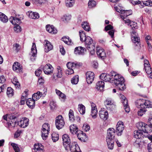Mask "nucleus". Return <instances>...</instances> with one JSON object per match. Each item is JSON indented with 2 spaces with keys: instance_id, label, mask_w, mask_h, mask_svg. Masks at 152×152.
I'll return each mask as SVG.
<instances>
[{
  "instance_id": "obj_57",
  "label": "nucleus",
  "mask_w": 152,
  "mask_h": 152,
  "mask_svg": "<svg viewBox=\"0 0 152 152\" xmlns=\"http://www.w3.org/2000/svg\"><path fill=\"white\" fill-rule=\"evenodd\" d=\"M60 49V52L62 55H64L65 53V51L64 48L62 45H60L59 46Z\"/></svg>"
},
{
  "instance_id": "obj_38",
  "label": "nucleus",
  "mask_w": 152,
  "mask_h": 152,
  "mask_svg": "<svg viewBox=\"0 0 152 152\" xmlns=\"http://www.w3.org/2000/svg\"><path fill=\"white\" fill-rule=\"evenodd\" d=\"M47 0H34L33 1V4L37 6H41L46 2Z\"/></svg>"
},
{
  "instance_id": "obj_53",
  "label": "nucleus",
  "mask_w": 152,
  "mask_h": 152,
  "mask_svg": "<svg viewBox=\"0 0 152 152\" xmlns=\"http://www.w3.org/2000/svg\"><path fill=\"white\" fill-rule=\"evenodd\" d=\"M14 30L16 32H20L21 31V28L20 26L17 25L14 28Z\"/></svg>"
},
{
  "instance_id": "obj_30",
  "label": "nucleus",
  "mask_w": 152,
  "mask_h": 152,
  "mask_svg": "<svg viewBox=\"0 0 152 152\" xmlns=\"http://www.w3.org/2000/svg\"><path fill=\"white\" fill-rule=\"evenodd\" d=\"M9 20L10 22L12 24L15 25V24H18L20 23V20L18 18L14 17H11L9 19Z\"/></svg>"
},
{
  "instance_id": "obj_33",
  "label": "nucleus",
  "mask_w": 152,
  "mask_h": 152,
  "mask_svg": "<svg viewBox=\"0 0 152 152\" xmlns=\"http://www.w3.org/2000/svg\"><path fill=\"white\" fill-rule=\"evenodd\" d=\"M132 11L131 10H124V12H123V15H121V18L124 20V19L128 16L132 15Z\"/></svg>"
},
{
  "instance_id": "obj_13",
  "label": "nucleus",
  "mask_w": 152,
  "mask_h": 152,
  "mask_svg": "<svg viewBox=\"0 0 152 152\" xmlns=\"http://www.w3.org/2000/svg\"><path fill=\"white\" fill-rule=\"evenodd\" d=\"M100 78L105 82H111V81L113 80V78L112 77L111 75L110 74L106 73H103L99 76Z\"/></svg>"
},
{
  "instance_id": "obj_23",
  "label": "nucleus",
  "mask_w": 152,
  "mask_h": 152,
  "mask_svg": "<svg viewBox=\"0 0 152 152\" xmlns=\"http://www.w3.org/2000/svg\"><path fill=\"white\" fill-rule=\"evenodd\" d=\"M84 42H85V46L87 49H89V48H91V47L92 45H91L93 42V40L89 36H87V38L84 40Z\"/></svg>"
},
{
  "instance_id": "obj_19",
  "label": "nucleus",
  "mask_w": 152,
  "mask_h": 152,
  "mask_svg": "<svg viewBox=\"0 0 152 152\" xmlns=\"http://www.w3.org/2000/svg\"><path fill=\"white\" fill-rule=\"evenodd\" d=\"M138 130H135L134 132V137L137 139H140L144 137V135L142 129H138Z\"/></svg>"
},
{
  "instance_id": "obj_21",
  "label": "nucleus",
  "mask_w": 152,
  "mask_h": 152,
  "mask_svg": "<svg viewBox=\"0 0 152 152\" xmlns=\"http://www.w3.org/2000/svg\"><path fill=\"white\" fill-rule=\"evenodd\" d=\"M34 149L35 152H44V146L41 143L35 144L34 145Z\"/></svg>"
},
{
  "instance_id": "obj_25",
  "label": "nucleus",
  "mask_w": 152,
  "mask_h": 152,
  "mask_svg": "<svg viewBox=\"0 0 152 152\" xmlns=\"http://www.w3.org/2000/svg\"><path fill=\"white\" fill-rule=\"evenodd\" d=\"M85 51H86V50L83 47H78L75 48L74 53L76 55H82L84 54Z\"/></svg>"
},
{
  "instance_id": "obj_50",
  "label": "nucleus",
  "mask_w": 152,
  "mask_h": 152,
  "mask_svg": "<svg viewBox=\"0 0 152 152\" xmlns=\"http://www.w3.org/2000/svg\"><path fill=\"white\" fill-rule=\"evenodd\" d=\"M104 103L107 108V106H111L112 105V101L111 99L109 98L107 99L104 102Z\"/></svg>"
},
{
  "instance_id": "obj_10",
  "label": "nucleus",
  "mask_w": 152,
  "mask_h": 152,
  "mask_svg": "<svg viewBox=\"0 0 152 152\" xmlns=\"http://www.w3.org/2000/svg\"><path fill=\"white\" fill-rule=\"evenodd\" d=\"M10 120L7 123L8 126L9 127H14L18 125V122L16 119V117L13 115H11Z\"/></svg>"
},
{
  "instance_id": "obj_51",
  "label": "nucleus",
  "mask_w": 152,
  "mask_h": 152,
  "mask_svg": "<svg viewBox=\"0 0 152 152\" xmlns=\"http://www.w3.org/2000/svg\"><path fill=\"white\" fill-rule=\"evenodd\" d=\"M42 129L45 130L50 131L49 124L47 123L44 124L42 126Z\"/></svg>"
},
{
  "instance_id": "obj_48",
  "label": "nucleus",
  "mask_w": 152,
  "mask_h": 152,
  "mask_svg": "<svg viewBox=\"0 0 152 152\" xmlns=\"http://www.w3.org/2000/svg\"><path fill=\"white\" fill-rule=\"evenodd\" d=\"M96 2L93 0H89L88 3V5L90 8H91L92 7H95L96 5Z\"/></svg>"
},
{
  "instance_id": "obj_28",
  "label": "nucleus",
  "mask_w": 152,
  "mask_h": 152,
  "mask_svg": "<svg viewBox=\"0 0 152 152\" xmlns=\"http://www.w3.org/2000/svg\"><path fill=\"white\" fill-rule=\"evenodd\" d=\"M55 91L56 94L59 96V98L61 101L62 102H65L66 99V95L57 89H55Z\"/></svg>"
},
{
  "instance_id": "obj_39",
  "label": "nucleus",
  "mask_w": 152,
  "mask_h": 152,
  "mask_svg": "<svg viewBox=\"0 0 152 152\" xmlns=\"http://www.w3.org/2000/svg\"><path fill=\"white\" fill-rule=\"evenodd\" d=\"M78 110L81 114H84L85 113V107L82 104H79Z\"/></svg>"
},
{
  "instance_id": "obj_6",
  "label": "nucleus",
  "mask_w": 152,
  "mask_h": 152,
  "mask_svg": "<svg viewBox=\"0 0 152 152\" xmlns=\"http://www.w3.org/2000/svg\"><path fill=\"white\" fill-rule=\"evenodd\" d=\"M137 126L138 129H142V132L144 133H150L152 131L151 129L152 127L142 122L137 123Z\"/></svg>"
},
{
  "instance_id": "obj_34",
  "label": "nucleus",
  "mask_w": 152,
  "mask_h": 152,
  "mask_svg": "<svg viewBox=\"0 0 152 152\" xmlns=\"http://www.w3.org/2000/svg\"><path fill=\"white\" fill-rule=\"evenodd\" d=\"M49 130L42 129V137L43 140H46L48 136Z\"/></svg>"
},
{
  "instance_id": "obj_37",
  "label": "nucleus",
  "mask_w": 152,
  "mask_h": 152,
  "mask_svg": "<svg viewBox=\"0 0 152 152\" xmlns=\"http://www.w3.org/2000/svg\"><path fill=\"white\" fill-rule=\"evenodd\" d=\"M42 95V92L38 91L36 93H34L33 95L32 99H34L35 101L37 100L40 98Z\"/></svg>"
},
{
  "instance_id": "obj_26",
  "label": "nucleus",
  "mask_w": 152,
  "mask_h": 152,
  "mask_svg": "<svg viewBox=\"0 0 152 152\" xmlns=\"http://www.w3.org/2000/svg\"><path fill=\"white\" fill-rule=\"evenodd\" d=\"M47 31L52 34H56L57 33V30L54 28L53 25H47L46 26Z\"/></svg>"
},
{
  "instance_id": "obj_35",
  "label": "nucleus",
  "mask_w": 152,
  "mask_h": 152,
  "mask_svg": "<svg viewBox=\"0 0 152 152\" xmlns=\"http://www.w3.org/2000/svg\"><path fill=\"white\" fill-rule=\"evenodd\" d=\"M80 36V40L82 42H84V40L86 39L87 36L86 35L85 32L83 31L80 30L79 31Z\"/></svg>"
},
{
  "instance_id": "obj_27",
  "label": "nucleus",
  "mask_w": 152,
  "mask_h": 152,
  "mask_svg": "<svg viewBox=\"0 0 152 152\" xmlns=\"http://www.w3.org/2000/svg\"><path fill=\"white\" fill-rule=\"evenodd\" d=\"M91 115L92 117L94 118H95L96 117V115L97 113V110L95 104L93 103L91 104Z\"/></svg>"
},
{
  "instance_id": "obj_58",
  "label": "nucleus",
  "mask_w": 152,
  "mask_h": 152,
  "mask_svg": "<svg viewBox=\"0 0 152 152\" xmlns=\"http://www.w3.org/2000/svg\"><path fill=\"white\" fill-rule=\"evenodd\" d=\"M33 16H34L32 17V19H38L39 17V14L38 13L36 12H34Z\"/></svg>"
},
{
  "instance_id": "obj_3",
  "label": "nucleus",
  "mask_w": 152,
  "mask_h": 152,
  "mask_svg": "<svg viewBox=\"0 0 152 152\" xmlns=\"http://www.w3.org/2000/svg\"><path fill=\"white\" fill-rule=\"evenodd\" d=\"M63 145L66 148H69L71 152H81L80 148L76 142L71 143L69 137L67 134L62 136Z\"/></svg>"
},
{
  "instance_id": "obj_24",
  "label": "nucleus",
  "mask_w": 152,
  "mask_h": 152,
  "mask_svg": "<svg viewBox=\"0 0 152 152\" xmlns=\"http://www.w3.org/2000/svg\"><path fill=\"white\" fill-rule=\"evenodd\" d=\"M99 114L100 118L104 120H107L108 117V114L107 111L100 110L99 112Z\"/></svg>"
},
{
  "instance_id": "obj_43",
  "label": "nucleus",
  "mask_w": 152,
  "mask_h": 152,
  "mask_svg": "<svg viewBox=\"0 0 152 152\" xmlns=\"http://www.w3.org/2000/svg\"><path fill=\"white\" fill-rule=\"evenodd\" d=\"M13 89L10 87H8L7 89V94L9 97L12 96L14 94Z\"/></svg>"
},
{
  "instance_id": "obj_8",
  "label": "nucleus",
  "mask_w": 152,
  "mask_h": 152,
  "mask_svg": "<svg viewBox=\"0 0 152 152\" xmlns=\"http://www.w3.org/2000/svg\"><path fill=\"white\" fill-rule=\"evenodd\" d=\"M144 69L148 75H149V77L152 78V71L148 61L147 59L144 60Z\"/></svg>"
},
{
  "instance_id": "obj_59",
  "label": "nucleus",
  "mask_w": 152,
  "mask_h": 152,
  "mask_svg": "<svg viewBox=\"0 0 152 152\" xmlns=\"http://www.w3.org/2000/svg\"><path fill=\"white\" fill-rule=\"evenodd\" d=\"M42 70L40 69H38L35 71V73L36 76H39L42 72Z\"/></svg>"
},
{
  "instance_id": "obj_4",
  "label": "nucleus",
  "mask_w": 152,
  "mask_h": 152,
  "mask_svg": "<svg viewBox=\"0 0 152 152\" xmlns=\"http://www.w3.org/2000/svg\"><path fill=\"white\" fill-rule=\"evenodd\" d=\"M115 133V130L113 128H110L107 130L106 142L108 148L111 150L113 149V148Z\"/></svg>"
},
{
  "instance_id": "obj_52",
  "label": "nucleus",
  "mask_w": 152,
  "mask_h": 152,
  "mask_svg": "<svg viewBox=\"0 0 152 152\" xmlns=\"http://www.w3.org/2000/svg\"><path fill=\"white\" fill-rule=\"evenodd\" d=\"M95 47L94 45H92L91 47V48H89V49H87L90 52V54L91 55H92L95 53Z\"/></svg>"
},
{
  "instance_id": "obj_44",
  "label": "nucleus",
  "mask_w": 152,
  "mask_h": 152,
  "mask_svg": "<svg viewBox=\"0 0 152 152\" xmlns=\"http://www.w3.org/2000/svg\"><path fill=\"white\" fill-rule=\"evenodd\" d=\"M10 143L11 145L13 148L14 150L15 151V152H20V149L18 145L14 143Z\"/></svg>"
},
{
  "instance_id": "obj_20",
  "label": "nucleus",
  "mask_w": 152,
  "mask_h": 152,
  "mask_svg": "<svg viewBox=\"0 0 152 152\" xmlns=\"http://www.w3.org/2000/svg\"><path fill=\"white\" fill-rule=\"evenodd\" d=\"M13 70L17 72H20L22 71V66L18 62H15L12 66Z\"/></svg>"
},
{
  "instance_id": "obj_45",
  "label": "nucleus",
  "mask_w": 152,
  "mask_h": 152,
  "mask_svg": "<svg viewBox=\"0 0 152 152\" xmlns=\"http://www.w3.org/2000/svg\"><path fill=\"white\" fill-rule=\"evenodd\" d=\"M69 119L70 121H73L75 120L74 112L71 109H70L69 111Z\"/></svg>"
},
{
  "instance_id": "obj_46",
  "label": "nucleus",
  "mask_w": 152,
  "mask_h": 152,
  "mask_svg": "<svg viewBox=\"0 0 152 152\" xmlns=\"http://www.w3.org/2000/svg\"><path fill=\"white\" fill-rule=\"evenodd\" d=\"M78 75L75 76L71 79V82L73 84H76L78 81Z\"/></svg>"
},
{
  "instance_id": "obj_7",
  "label": "nucleus",
  "mask_w": 152,
  "mask_h": 152,
  "mask_svg": "<svg viewBox=\"0 0 152 152\" xmlns=\"http://www.w3.org/2000/svg\"><path fill=\"white\" fill-rule=\"evenodd\" d=\"M55 124L57 129H60L64 126L65 122L64 119L61 115L57 116L56 118Z\"/></svg>"
},
{
  "instance_id": "obj_5",
  "label": "nucleus",
  "mask_w": 152,
  "mask_h": 152,
  "mask_svg": "<svg viewBox=\"0 0 152 152\" xmlns=\"http://www.w3.org/2000/svg\"><path fill=\"white\" fill-rule=\"evenodd\" d=\"M71 133L73 134H76L78 139L82 141L86 136V134L82 131L78 129V128L76 125H71L69 127Z\"/></svg>"
},
{
  "instance_id": "obj_2",
  "label": "nucleus",
  "mask_w": 152,
  "mask_h": 152,
  "mask_svg": "<svg viewBox=\"0 0 152 152\" xmlns=\"http://www.w3.org/2000/svg\"><path fill=\"white\" fill-rule=\"evenodd\" d=\"M136 105L138 108H140L137 112L138 115L142 116L147 111L145 109L152 107V102L148 100L140 99L136 101Z\"/></svg>"
},
{
  "instance_id": "obj_14",
  "label": "nucleus",
  "mask_w": 152,
  "mask_h": 152,
  "mask_svg": "<svg viewBox=\"0 0 152 152\" xmlns=\"http://www.w3.org/2000/svg\"><path fill=\"white\" fill-rule=\"evenodd\" d=\"M53 68L52 66L48 64L45 65L44 67L43 70L45 74L49 75L53 73Z\"/></svg>"
},
{
  "instance_id": "obj_32",
  "label": "nucleus",
  "mask_w": 152,
  "mask_h": 152,
  "mask_svg": "<svg viewBox=\"0 0 152 152\" xmlns=\"http://www.w3.org/2000/svg\"><path fill=\"white\" fill-rule=\"evenodd\" d=\"M0 20L3 23H6L8 20L7 17L3 13L0 12Z\"/></svg>"
},
{
  "instance_id": "obj_15",
  "label": "nucleus",
  "mask_w": 152,
  "mask_h": 152,
  "mask_svg": "<svg viewBox=\"0 0 152 152\" xmlns=\"http://www.w3.org/2000/svg\"><path fill=\"white\" fill-rule=\"evenodd\" d=\"M37 53V50L36 48V44L35 43H33V45L31 48V56L30 59L31 61H34L35 60Z\"/></svg>"
},
{
  "instance_id": "obj_11",
  "label": "nucleus",
  "mask_w": 152,
  "mask_h": 152,
  "mask_svg": "<svg viewBox=\"0 0 152 152\" xmlns=\"http://www.w3.org/2000/svg\"><path fill=\"white\" fill-rule=\"evenodd\" d=\"M124 129V123L123 122L119 121L117 125L116 132L118 136H121Z\"/></svg>"
},
{
  "instance_id": "obj_36",
  "label": "nucleus",
  "mask_w": 152,
  "mask_h": 152,
  "mask_svg": "<svg viewBox=\"0 0 152 152\" xmlns=\"http://www.w3.org/2000/svg\"><path fill=\"white\" fill-rule=\"evenodd\" d=\"M132 33L133 34V36L132 39L133 42L134 43H139L140 42V39L139 38V37H137L136 36V32L134 31H132Z\"/></svg>"
},
{
  "instance_id": "obj_49",
  "label": "nucleus",
  "mask_w": 152,
  "mask_h": 152,
  "mask_svg": "<svg viewBox=\"0 0 152 152\" xmlns=\"http://www.w3.org/2000/svg\"><path fill=\"white\" fill-rule=\"evenodd\" d=\"M12 82L15 86H17V87L19 88L20 86V83L18 82L17 78L15 77L13 79L12 81Z\"/></svg>"
},
{
  "instance_id": "obj_9",
  "label": "nucleus",
  "mask_w": 152,
  "mask_h": 152,
  "mask_svg": "<svg viewBox=\"0 0 152 152\" xmlns=\"http://www.w3.org/2000/svg\"><path fill=\"white\" fill-rule=\"evenodd\" d=\"M120 97L121 99V102L123 104L125 111L128 113L130 111V109L128 106V100L123 95L121 94Z\"/></svg>"
},
{
  "instance_id": "obj_60",
  "label": "nucleus",
  "mask_w": 152,
  "mask_h": 152,
  "mask_svg": "<svg viewBox=\"0 0 152 152\" xmlns=\"http://www.w3.org/2000/svg\"><path fill=\"white\" fill-rule=\"evenodd\" d=\"M34 12L32 11H29L27 13V15L28 17L30 18H32V17L34 16Z\"/></svg>"
},
{
  "instance_id": "obj_56",
  "label": "nucleus",
  "mask_w": 152,
  "mask_h": 152,
  "mask_svg": "<svg viewBox=\"0 0 152 152\" xmlns=\"http://www.w3.org/2000/svg\"><path fill=\"white\" fill-rule=\"evenodd\" d=\"M50 106L51 109L52 110L54 109L56 107V104L54 102L52 101L50 102Z\"/></svg>"
},
{
  "instance_id": "obj_54",
  "label": "nucleus",
  "mask_w": 152,
  "mask_h": 152,
  "mask_svg": "<svg viewBox=\"0 0 152 152\" xmlns=\"http://www.w3.org/2000/svg\"><path fill=\"white\" fill-rule=\"evenodd\" d=\"M130 25L132 29L133 28H137V23L134 21H132L131 22H130Z\"/></svg>"
},
{
  "instance_id": "obj_55",
  "label": "nucleus",
  "mask_w": 152,
  "mask_h": 152,
  "mask_svg": "<svg viewBox=\"0 0 152 152\" xmlns=\"http://www.w3.org/2000/svg\"><path fill=\"white\" fill-rule=\"evenodd\" d=\"M13 48L15 51L18 52L20 50V46L19 44L15 43L13 45Z\"/></svg>"
},
{
  "instance_id": "obj_41",
  "label": "nucleus",
  "mask_w": 152,
  "mask_h": 152,
  "mask_svg": "<svg viewBox=\"0 0 152 152\" xmlns=\"http://www.w3.org/2000/svg\"><path fill=\"white\" fill-rule=\"evenodd\" d=\"M75 0H65L66 6L67 7H72L75 3Z\"/></svg>"
},
{
  "instance_id": "obj_1",
  "label": "nucleus",
  "mask_w": 152,
  "mask_h": 152,
  "mask_svg": "<svg viewBox=\"0 0 152 152\" xmlns=\"http://www.w3.org/2000/svg\"><path fill=\"white\" fill-rule=\"evenodd\" d=\"M110 75L113 78V80L111 81V83H113L116 86H117L120 90L123 91L126 88L124 83V78L113 71L110 72Z\"/></svg>"
},
{
  "instance_id": "obj_31",
  "label": "nucleus",
  "mask_w": 152,
  "mask_h": 152,
  "mask_svg": "<svg viewBox=\"0 0 152 152\" xmlns=\"http://www.w3.org/2000/svg\"><path fill=\"white\" fill-rule=\"evenodd\" d=\"M104 83L102 81H99L96 84V88L100 91L102 90L104 87Z\"/></svg>"
},
{
  "instance_id": "obj_17",
  "label": "nucleus",
  "mask_w": 152,
  "mask_h": 152,
  "mask_svg": "<svg viewBox=\"0 0 152 152\" xmlns=\"http://www.w3.org/2000/svg\"><path fill=\"white\" fill-rule=\"evenodd\" d=\"M29 120L26 117L23 118L19 122H18V125L21 127L24 128L28 125Z\"/></svg>"
},
{
  "instance_id": "obj_40",
  "label": "nucleus",
  "mask_w": 152,
  "mask_h": 152,
  "mask_svg": "<svg viewBox=\"0 0 152 152\" xmlns=\"http://www.w3.org/2000/svg\"><path fill=\"white\" fill-rule=\"evenodd\" d=\"M62 70L59 69V70L57 71V72L56 73L54 74L53 78L56 80L58 78L61 77L62 76Z\"/></svg>"
},
{
  "instance_id": "obj_12",
  "label": "nucleus",
  "mask_w": 152,
  "mask_h": 152,
  "mask_svg": "<svg viewBox=\"0 0 152 152\" xmlns=\"http://www.w3.org/2000/svg\"><path fill=\"white\" fill-rule=\"evenodd\" d=\"M94 74L93 72L89 71L86 73V80L88 84L92 83L94 80Z\"/></svg>"
},
{
  "instance_id": "obj_16",
  "label": "nucleus",
  "mask_w": 152,
  "mask_h": 152,
  "mask_svg": "<svg viewBox=\"0 0 152 152\" xmlns=\"http://www.w3.org/2000/svg\"><path fill=\"white\" fill-rule=\"evenodd\" d=\"M68 69L66 72V73L67 75H71L74 73L73 69H74L73 63L68 62L66 64Z\"/></svg>"
},
{
  "instance_id": "obj_63",
  "label": "nucleus",
  "mask_w": 152,
  "mask_h": 152,
  "mask_svg": "<svg viewBox=\"0 0 152 152\" xmlns=\"http://www.w3.org/2000/svg\"><path fill=\"white\" fill-rule=\"evenodd\" d=\"M6 80V79L3 75H2L0 77V83H3Z\"/></svg>"
},
{
  "instance_id": "obj_29",
  "label": "nucleus",
  "mask_w": 152,
  "mask_h": 152,
  "mask_svg": "<svg viewBox=\"0 0 152 152\" xmlns=\"http://www.w3.org/2000/svg\"><path fill=\"white\" fill-rule=\"evenodd\" d=\"M35 103V101L32 99H28L26 101V104L30 109H32L34 107Z\"/></svg>"
},
{
  "instance_id": "obj_61",
  "label": "nucleus",
  "mask_w": 152,
  "mask_h": 152,
  "mask_svg": "<svg viewBox=\"0 0 152 152\" xmlns=\"http://www.w3.org/2000/svg\"><path fill=\"white\" fill-rule=\"evenodd\" d=\"M71 17V15H66L64 16L63 18L66 21H68L70 20Z\"/></svg>"
},
{
  "instance_id": "obj_18",
  "label": "nucleus",
  "mask_w": 152,
  "mask_h": 152,
  "mask_svg": "<svg viewBox=\"0 0 152 152\" xmlns=\"http://www.w3.org/2000/svg\"><path fill=\"white\" fill-rule=\"evenodd\" d=\"M96 50V53L98 56L102 59H104L106 55L104 50L101 48L97 47Z\"/></svg>"
},
{
  "instance_id": "obj_62",
  "label": "nucleus",
  "mask_w": 152,
  "mask_h": 152,
  "mask_svg": "<svg viewBox=\"0 0 152 152\" xmlns=\"http://www.w3.org/2000/svg\"><path fill=\"white\" fill-rule=\"evenodd\" d=\"M113 29V27L110 25H108L105 27V30L107 31Z\"/></svg>"
},
{
  "instance_id": "obj_47",
  "label": "nucleus",
  "mask_w": 152,
  "mask_h": 152,
  "mask_svg": "<svg viewBox=\"0 0 152 152\" xmlns=\"http://www.w3.org/2000/svg\"><path fill=\"white\" fill-rule=\"evenodd\" d=\"M52 139L54 142L57 141L59 139V135L56 133H54L52 134Z\"/></svg>"
},
{
  "instance_id": "obj_22",
  "label": "nucleus",
  "mask_w": 152,
  "mask_h": 152,
  "mask_svg": "<svg viewBox=\"0 0 152 152\" xmlns=\"http://www.w3.org/2000/svg\"><path fill=\"white\" fill-rule=\"evenodd\" d=\"M45 51L46 52H48L53 48V46L51 43L47 40H45L44 42Z\"/></svg>"
},
{
  "instance_id": "obj_42",
  "label": "nucleus",
  "mask_w": 152,
  "mask_h": 152,
  "mask_svg": "<svg viewBox=\"0 0 152 152\" xmlns=\"http://www.w3.org/2000/svg\"><path fill=\"white\" fill-rule=\"evenodd\" d=\"M82 26L84 29L86 31H89L90 30L89 24L86 22H84L82 24Z\"/></svg>"
},
{
  "instance_id": "obj_64",
  "label": "nucleus",
  "mask_w": 152,
  "mask_h": 152,
  "mask_svg": "<svg viewBox=\"0 0 152 152\" xmlns=\"http://www.w3.org/2000/svg\"><path fill=\"white\" fill-rule=\"evenodd\" d=\"M147 148L149 152H152V144L149 143L148 145Z\"/></svg>"
}]
</instances>
